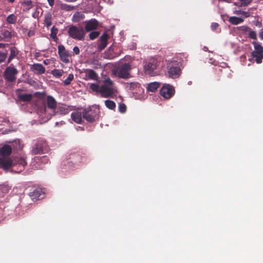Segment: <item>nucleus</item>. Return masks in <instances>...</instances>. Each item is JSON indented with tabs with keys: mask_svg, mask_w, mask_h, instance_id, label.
Masks as SVG:
<instances>
[{
	"mask_svg": "<svg viewBox=\"0 0 263 263\" xmlns=\"http://www.w3.org/2000/svg\"><path fill=\"white\" fill-rule=\"evenodd\" d=\"M30 34H31V33H29L28 35L30 36Z\"/></svg>",
	"mask_w": 263,
	"mask_h": 263,
	"instance_id": "nucleus-61",
	"label": "nucleus"
},
{
	"mask_svg": "<svg viewBox=\"0 0 263 263\" xmlns=\"http://www.w3.org/2000/svg\"><path fill=\"white\" fill-rule=\"evenodd\" d=\"M22 5L28 7V9H30L33 7L32 2L31 0H28L23 2Z\"/></svg>",
	"mask_w": 263,
	"mask_h": 263,
	"instance_id": "nucleus-43",
	"label": "nucleus"
},
{
	"mask_svg": "<svg viewBox=\"0 0 263 263\" xmlns=\"http://www.w3.org/2000/svg\"><path fill=\"white\" fill-rule=\"evenodd\" d=\"M260 38L263 40V29H261L259 33Z\"/></svg>",
	"mask_w": 263,
	"mask_h": 263,
	"instance_id": "nucleus-52",
	"label": "nucleus"
},
{
	"mask_svg": "<svg viewBox=\"0 0 263 263\" xmlns=\"http://www.w3.org/2000/svg\"><path fill=\"white\" fill-rule=\"evenodd\" d=\"M71 119L78 124L82 123L83 114L79 111H75L71 114Z\"/></svg>",
	"mask_w": 263,
	"mask_h": 263,
	"instance_id": "nucleus-20",
	"label": "nucleus"
},
{
	"mask_svg": "<svg viewBox=\"0 0 263 263\" xmlns=\"http://www.w3.org/2000/svg\"><path fill=\"white\" fill-rule=\"evenodd\" d=\"M251 55L254 58H255V61L257 63L260 64L262 62L263 59V52H259L257 51H252Z\"/></svg>",
	"mask_w": 263,
	"mask_h": 263,
	"instance_id": "nucleus-26",
	"label": "nucleus"
},
{
	"mask_svg": "<svg viewBox=\"0 0 263 263\" xmlns=\"http://www.w3.org/2000/svg\"><path fill=\"white\" fill-rule=\"evenodd\" d=\"M256 25L257 26H258L259 27H261V25H262V24L260 22H257Z\"/></svg>",
	"mask_w": 263,
	"mask_h": 263,
	"instance_id": "nucleus-53",
	"label": "nucleus"
},
{
	"mask_svg": "<svg viewBox=\"0 0 263 263\" xmlns=\"http://www.w3.org/2000/svg\"><path fill=\"white\" fill-rule=\"evenodd\" d=\"M74 76L72 73H70L68 75L67 78L64 80V84L66 86L69 85L71 82L73 80Z\"/></svg>",
	"mask_w": 263,
	"mask_h": 263,
	"instance_id": "nucleus-37",
	"label": "nucleus"
},
{
	"mask_svg": "<svg viewBox=\"0 0 263 263\" xmlns=\"http://www.w3.org/2000/svg\"><path fill=\"white\" fill-rule=\"evenodd\" d=\"M119 110L121 113H124L126 110V105L124 103L119 104Z\"/></svg>",
	"mask_w": 263,
	"mask_h": 263,
	"instance_id": "nucleus-44",
	"label": "nucleus"
},
{
	"mask_svg": "<svg viewBox=\"0 0 263 263\" xmlns=\"http://www.w3.org/2000/svg\"><path fill=\"white\" fill-rule=\"evenodd\" d=\"M52 14L50 12L46 13L44 16V23L47 28H49L52 25Z\"/></svg>",
	"mask_w": 263,
	"mask_h": 263,
	"instance_id": "nucleus-25",
	"label": "nucleus"
},
{
	"mask_svg": "<svg viewBox=\"0 0 263 263\" xmlns=\"http://www.w3.org/2000/svg\"><path fill=\"white\" fill-rule=\"evenodd\" d=\"M108 34L104 32L100 37L99 40V43L98 45V49L99 51L103 50L107 45V41L108 39Z\"/></svg>",
	"mask_w": 263,
	"mask_h": 263,
	"instance_id": "nucleus-14",
	"label": "nucleus"
},
{
	"mask_svg": "<svg viewBox=\"0 0 263 263\" xmlns=\"http://www.w3.org/2000/svg\"><path fill=\"white\" fill-rule=\"evenodd\" d=\"M100 34L99 31H94L90 33L89 36L90 40H93L96 39Z\"/></svg>",
	"mask_w": 263,
	"mask_h": 263,
	"instance_id": "nucleus-41",
	"label": "nucleus"
},
{
	"mask_svg": "<svg viewBox=\"0 0 263 263\" xmlns=\"http://www.w3.org/2000/svg\"><path fill=\"white\" fill-rule=\"evenodd\" d=\"M73 51L76 54H79L80 53V49L78 46H75L73 48Z\"/></svg>",
	"mask_w": 263,
	"mask_h": 263,
	"instance_id": "nucleus-48",
	"label": "nucleus"
},
{
	"mask_svg": "<svg viewBox=\"0 0 263 263\" xmlns=\"http://www.w3.org/2000/svg\"><path fill=\"white\" fill-rule=\"evenodd\" d=\"M47 1L50 7H52L54 5V0H47Z\"/></svg>",
	"mask_w": 263,
	"mask_h": 263,
	"instance_id": "nucleus-51",
	"label": "nucleus"
},
{
	"mask_svg": "<svg viewBox=\"0 0 263 263\" xmlns=\"http://www.w3.org/2000/svg\"><path fill=\"white\" fill-rule=\"evenodd\" d=\"M229 22L232 25H238L242 23L243 20L241 17L231 16L229 18Z\"/></svg>",
	"mask_w": 263,
	"mask_h": 263,
	"instance_id": "nucleus-28",
	"label": "nucleus"
},
{
	"mask_svg": "<svg viewBox=\"0 0 263 263\" xmlns=\"http://www.w3.org/2000/svg\"><path fill=\"white\" fill-rule=\"evenodd\" d=\"M77 0H66L65 1L67 2H74Z\"/></svg>",
	"mask_w": 263,
	"mask_h": 263,
	"instance_id": "nucleus-57",
	"label": "nucleus"
},
{
	"mask_svg": "<svg viewBox=\"0 0 263 263\" xmlns=\"http://www.w3.org/2000/svg\"><path fill=\"white\" fill-rule=\"evenodd\" d=\"M126 87L133 91L134 93L140 92L143 91V89L141 87L140 83L138 82H131L126 83Z\"/></svg>",
	"mask_w": 263,
	"mask_h": 263,
	"instance_id": "nucleus-15",
	"label": "nucleus"
},
{
	"mask_svg": "<svg viewBox=\"0 0 263 263\" xmlns=\"http://www.w3.org/2000/svg\"><path fill=\"white\" fill-rule=\"evenodd\" d=\"M90 88L94 92L99 93L100 90L101 89V86L98 84L95 83H92L90 85Z\"/></svg>",
	"mask_w": 263,
	"mask_h": 263,
	"instance_id": "nucleus-36",
	"label": "nucleus"
},
{
	"mask_svg": "<svg viewBox=\"0 0 263 263\" xmlns=\"http://www.w3.org/2000/svg\"><path fill=\"white\" fill-rule=\"evenodd\" d=\"M12 153V148L10 145H5L0 149V155L2 157H6Z\"/></svg>",
	"mask_w": 263,
	"mask_h": 263,
	"instance_id": "nucleus-19",
	"label": "nucleus"
},
{
	"mask_svg": "<svg viewBox=\"0 0 263 263\" xmlns=\"http://www.w3.org/2000/svg\"><path fill=\"white\" fill-rule=\"evenodd\" d=\"M130 66L129 64H125L117 69V75L119 78L127 79L129 76Z\"/></svg>",
	"mask_w": 263,
	"mask_h": 263,
	"instance_id": "nucleus-9",
	"label": "nucleus"
},
{
	"mask_svg": "<svg viewBox=\"0 0 263 263\" xmlns=\"http://www.w3.org/2000/svg\"><path fill=\"white\" fill-rule=\"evenodd\" d=\"M30 34H31V33H29L28 35L30 36Z\"/></svg>",
	"mask_w": 263,
	"mask_h": 263,
	"instance_id": "nucleus-60",
	"label": "nucleus"
},
{
	"mask_svg": "<svg viewBox=\"0 0 263 263\" xmlns=\"http://www.w3.org/2000/svg\"><path fill=\"white\" fill-rule=\"evenodd\" d=\"M6 45L3 43H0V48H4L5 47Z\"/></svg>",
	"mask_w": 263,
	"mask_h": 263,
	"instance_id": "nucleus-56",
	"label": "nucleus"
},
{
	"mask_svg": "<svg viewBox=\"0 0 263 263\" xmlns=\"http://www.w3.org/2000/svg\"><path fill=\"white\" fill-rule=\"evenodd\" d=\"M3 39L2 37L0 35V41H2Z\"/></svg>",
	"mask_w": 263,
	"mask_h": 263,
	"instance_id": "nucleus-59",
	"label": "nucleus"
},
{
	"mask_svg": "<svg viewBox=\"0 0 263 263\" xmlns=\"http://www.w3.org/2000/svg\"><path fill=\"white\" fill-rule=\"evenodd\" d=\"M102 85H106L107 87H112L114 88V83L110 78L105 79Z\"/></svg>",
	"mask_w": 263,
	"mask_h": 263,
	"instance_id": "nucleus-40",
	"label": "nucleus"
},
{
	"mask_svg": "<svg viewBox=\"0 0 263 263\" xmlns=\"http://www.w3.org/2000/svg\"><path fill=\"white\" fill-rule=\"evenodd\" d=\"M27 165V162L24 157L16 156L13 160V170L17 173H20L24 170Z\"/></svg>",
	"mask_w": 263,
	"mask_h": 263,
	"instance_id": "nucleus-4",
	"label": "nucleus"
},
{
	"mask_svg": "<svg viewBox=\"0 0 263 263\" xmlns=\"http://www.w3.org/2000/svg\"><path fill=\"white\" fill-rule=\"evenodd\" d=\"M249 37L252 39L256 40L257 36L256 32L254 31L250 30L249 33Z\"/></svg>",
	"mask_w": 263,
	"mask_h": 263,
	"instance_id": "nucleus-46",
	"label": "nucleus"
},
{
	"mask_svg": "<svg viewBox=\"0 0 263 263\" xmlns=\"http://www.w3.org/2000/svg\"><path fill=\"white\" fill-rule=\"evenodd\" d=\"M31 69L32 71L39 74L44 73L46 71L45 67L40 63L33 64L31 66Z\"/></svg>",
	"mask_w": 263,
	"mask_h": 263,
	"instance_id": "nucleus-18",
	"label": "nucleus"
},
{
	"mask_svg": "<svg viewBox=\"0 0 263 263\" xmlns=\"http://www.w3.org/2000/svg\"><path fill=\"white\" fill-rule=\"evenodd\" d=\"M0 167L4 170L13 168V160L6 157L0 158Z\"/></svg>",
	"mask_w": 263,
	"mask_h": 263,
	"instance_id": "nucleus-13",
	"label": "nucleus"
},
{
	"mask_svg": "<svg viewBox=\"0 0 263 263\" xmlns=\"http://www.w3.org/2000/svg\"><path fill=\"white\" fill-rule=\"evenodd\" d=\"M10 55L7 60V63H9L14 58H15L18 54V50L17 48L14 46L10 48Z\"/></svg>",
	"mask_w": 263,
	"mask_h": 263,
	"instance_id": "nucleus-22",
	"label": "nucleus"
},
{
	"mask_svg": "<svg viewBox=\"0 0 263 263\" xmlns=\"http://www.w3.org/2000/svg\"><path fill=\"white\" fill-rule=\"evenodd\" d=\"M252 44L254 45V48L255 49L254 51L263 52V47L259 42H253Z\"/></svg>",
	"mask_w": 263,
	"mask_h": 263,
	"instance_id": "nucleus-34",
	"label": "nucleus"
},
{
	"mask_svg": "<svg viewBox=\"0 0 263 263\" xmlns=\"http://www.w3.org/2000/svg\"><path fill=\"white\" fill-rule=\"evenodd\" d=\"M86 73V77L88 79L97 80L98 76L97 73L92 69H87L85 70Z\"/></svg>",
	"mask_w": 263,
	"mask_h": 263,
	"instance_id": "nucleus-23",
	"label": "nucleus"
},
{
	"mask_svg": "<svg viewBox=\"0 0 263 263\" xmlns=\"http://www.w3.org/2000/svg\"><path fill=\"white\" fill-rule=\"evenodd\" d=\"M3 34L5 37H9L10 38L11 37V32L8 30L5 31Z\"/></svg>",
	"mask_w": 263,
	"mask_h": 263,
	"instance_id": "nucleus-50",
	"label": "nucleus"
},
{
	"mask_svg": "<svg viewBox=\"0 0 263 263\" xmlns=\"http://www.w3.org/2000/svg\"><path fill=\"white\" fill-rule=\"evenodd\" d=\"M9 3H12L15 0H7Z\"/></svg>",
	"mask_w": 263,
	"mask_h": 263,
	"instance_id": "nucleus-58",
	"label": "nucleus"
},
{
	"mask_svg": "<svg viewBox=\"0 0 263 263\" xmlns=\"http://www.w3.org/2000/svg\"><path fill=\"white\" fill-rule=\"evenodd\" d=\"M243 12V11L238 10L236 11L235 13L237 14H241V12Z\"/></svg>",
	"mask_w": 263,
	"mask_h": 263,
	"instance_id": "nucleus-55",
	"label": "nucleus"
},
{
	"mask_svg": "<svg viewBox=\"0 0 263 263\" xmlns=\"http://www.w3.org/2000/svg\"><path fill=\"white\" fill-rule=\"evenodd\" d=\"M160 93L164 98L168 99L174 95L175 89L173 86L170 84H165L161 88Z\"/></svg>",
	"mask_w": 263,
	"mask_h": 263,
	"instance_id": "nucleus-7",
	"label": "nucleus"
},
{
	"mask_svg": "<svg viewBox=\"0 0 263 263\" xmlns=\"http://www.w3.org/2000/svg\"><path fill=\"white\" fill-rule=\"evenodd\" d=\"M241 15H243L245 17H249L250 16V13L248 11H243L241 12Z\"/></svg>",
	"mask_w": 263,
	"mask_h": 263,
	"instance_id": "nucleus-49",
	"label": "nucleus"
},
{
	"mask_svg": "<svg viewBox=\"0 0 263 263\" xmlns=\"http://www.w3.org/2000/svg\"><path fill=\"white\" fill-rule=\"evenodd\" d=\"M16 16H15L14 14H11L7 16L6 18V21L8 24H14L16 23Z\"/></svg>",
	"mask_w": 263,
	"mask_h": 263,
	"instance_id": "nucleus-31",
	"label": "nucleus"
},
{
	"mask_svg": "<svg viewBox=\"0 0 263 263\" xmlns=\"http://www.w3.org/2000/svg\"><path fill=\"white\" fill-rule=\"evenodd\" d=\"M32 95L27 93H18V99L24 102H29L32 99Z\"/></svg>",
	"mask_w": 263,
	"mask_h": 263,
	"instance_id": "nucleus-27",
	"label": "nucleus"
},
{
	"mask_svg": "<svg viewBox=\"0 0 263 263\" xmlns=\"http://www.w3.org/2000/svg\"><path fill=\"white\" fill-rule=\"evenodd\" d=\"M84 15L80 12H77L72 16V21L73 22H78L83 19Z\"/></svg>",
	"mask_w": 263,
	"mask_h": 263,
	"instance_id": "nucleus-30",
	"label": "nucleus"
},
{
	"mask_svg": "<svg viewBox=\"0 0 263 263\" xmlns=\"http://www.w3.org/2000/svg\"><path fill=\"white\" fill-rule=\"evenodd\" d=\"M60 8H61V9H62L63 10L69 11H71L72 10L75 9L76 7L72 6L71 5H68L66 4L62 3L60 5Z\"/></svg>",
	"mask_w": 263,
	"mask_h": 263,
	"instance_id": "nucleus-32",
	"label": "nucleus"
},
{
	"mask_svg": "<svg viewBox=\"0 0 263 263\" xmlns=\"http://www.w3.org/2000/svg\"><path fill=\"white\" fill-rule=\"evenodd\" d=\"M68 33L69 36L77 40H82L85 35L83 29L75 26H70L68 29Z\"/></svg>",
	"mask_w": 263,
	"mask_h": 263,
	"instance_id": "nucleus-5",
	"label": "nucleus"
},
{
	"mask_svg": "<svg viewBox=\"0 0 263 263\" xmlns=\"http://www.w3.org/2000/svg\"><path fill=\"white\" fill-rule=\"evenodd\" d=\"M241 2V6H248L250 5L253 0H239Z\"/></svg>",
	"mask_w": 263,
	"mask_h": 263,
	"instance_id": "nucleus-45",
	"label": "nucleus"
},
{
	"mask_svg": "<svg viewBox=\"0 0 263 263\" xmlns=\"http://www.w3.org/2000/svg\"><path fill=\"white\" fill-rule=\"evenodd\" d=\"M63 70L60 69H54L51 71L52 75L56 78H60L63 75Z\"/></svg>",
	"mask_w": 263,
	"mask_h": 263,
	"instance_id": "nucleus-35",
	"label": "nucleus"
},
{
	"mask_svg": "<svg viewBox=\"0 0 263 263\" xmlns=\"http://www.w3.org/2000/svg\"><path fill=\"white\" fill-rule=\"evenodd\" d=\"M239 30L242 33H246L248 31H250L251 30V28L247 26H242L239 27Z\"/></svg>",
	"mask_w": 263,
	"mask_h": 263,
	"instance_id": "nucleus-42",
	"label": "nucleus"
},
{
	"mask_svg": "<svg viewBox=\"0 0 263 263\" xmlns=\"http://www.w3.org/2000/svg\"><path fill=\"white\" fill-rule=\"evenodd\" d=\"M50 147L46 140L38 139L32 146L30 153L33 155L44 154L48 153Z\"/></svg>",
	"mask_w": 263,
	"mask_h": 263,
	"instance_id": "nucleus-2",
	"label": "nucleus"
},
{
	"mask_svg": "<svg viewBox=\"0 0 263 263\" xmlns=\"http://www.w3.org/2000/svg\"><path fill=\"white\" fill-rule=\"evenodd\" d=\"M112 51L111 50V47H110L106 53V58L109 59H113L115 57H116V56L115 55H114L112 53Z\"/></svg>",
	"mask_w": 263,
	"mask_h": 263,
	"instance_id": "nucleus-39",
	"label": "nucleus"
},
{
	"mask_svg": "<svg viewBox=\"0 0 263 263\" xmlns=\"http://www.w3.org/2000/svg\"><path fill=\"white\" fill-rule=\"evenodd\" d=\"M58 53L62 61L65 63L69 62L70 53L66 50L65 47L62 45L58 46Z\"/></svg>",
	"mask_w": 263,
	"mask_h": 263,
	"instance_id": "nucleus-10",
	"label": "nucleus"
},
{
	"mask_svg": "<svg viewBox=\"0 0 263 263\" xmlns=\"http://www.w3.org/2000/svg\"><path fill=\"white\" fill-rule=\"evenodd\" d=\"M211 27L212 30L215 31L218 28L219 24L217 23H212Z\"/></svg>",
	"mask_w": 263,
	"mask_h": 263,
	"instance_id": "nucleus-47",
	"label": "nucleus"
},
{
	"mask_svg": "<svg viewBox=\"0 0 263 263\" xmlns=\"http://www.w3.org/2000/svg\"><path fill=\"white\" fill-rule=\"evenodd\" d=\"M29 195L33 200H39L44 198V192L42 189L38 187L30 192Z\"/></svg>",
	"mask_w": 263,
	"mask_h": 263,
	"instance_id": "nucleus-12",
	"label": "nucleus"
},
{
	"mask_svg": "<svg viewBox=\"0 0 263 263\" xmlns=\"http://www.w3.org/2000/svg\"><path fill=\"white\" fill-rule=\"evenodd\" d=\"M83 118L90 123L95 122L99 120L100 115L99 109L92 106L85 108L83 110Z\"/></svg>",
	"mask_w": 263,
	"mask_h": 263,
	"instance_id": "nucleus-1",
	"label": "nucleus"
},
{
	"mask_svg": "<svg viewBox=\"0 0 263 263\" xmlns=\"http://www.w3.org/2000/svg\"><path fill=\"white\" fill-rule=\"evenodd\" d=\"M115 91V89L112 87H107L106 85H101L100 93L103 98H113Z\"/></svg>",
	"mask_w": 263,
	"mask_h": 263,
	"instance_id": "nucleus-8",
	"label": "nucleus"
},
{
	"mask_svg": "<svg viewBox=\"0 0 263 263\" xmlns=\"http://www.w3.org/2000/svg\"><path fill=\"white\" fill-rule=\"evenodd\" d=\"M157 67V61L153 60L144 65L145 71L147 74L153 76L155 74V71Z\"/></svg>",
	"mask_w": 263,
	"mask_h": 263,
	"instance_id": "nucleus-11",
	"label": "nucleus"
},
{
	"mask_svg": "<svg viewBox=\"0 0 263 263\" xmlns=\"http://www.w3.org/2000/svg\"><path fill=\"white\" fill-rule=\"evenodd\" d=\"M85 23V30L87 32L96 29L98 26V22L95 19L87 21Z\"/></svg>",
	"mask_w": 263,
	"mask_h": 263,
	"instance_id": "nucleus-16",
	"label": "nucleus"
},
{
	"mask_svg": "<svg viewBox=\"0 0 263 263\" xmlns=\"http://www.w3.org/2000/svg\"><path fill=\"white\" fill-rule=\"evenodd\" d=\"M160 83L157 82H154L149 83L147 86V90L149 92H154L160 87Z\"/></svg>",
	"mask_w": 263,
	"mask_h": 263,
	"instance_id": "nucleus-24",
	"label": "nucleus"
},
{
	"mask_svg": "<svg viewBox=\"0 0 263 263\" xmlns=\"http://www.w3.org/2000/svg\"><path fill=\"white\" fill-rule=\"evenodd\" d=\"M8 53L6 50L5 51H0V63L4 62L7 57Z\"/></svg>",
	"mask_w": 263,
	"mask_h": 263,
	"instance_id": "nucleus-38",
	"label": "nucleus"
},
{
	"mask_svg": "<svg viewBox=\"0 0 263 263\" xmlns=\"http://www.w3.org/2000/svg\"><path fill=\"white\" fill-rule=\"evenodd\" d=\"M181 64L177 61H172L167 64V73L172 79L178 78L181 73Z\"/></svg>",
	"mask_w": 263,
	"mask_h": 263,
	"instance_id": "nucleus-3",
	"label": "nucleus"
},
{
	"mask_svg": "<svg viewBox=\"0 0 263 263\" xmlns=\"http://www.w3.org/2000/svg\"><path fill=\"white\" fill-rule=\"evenodd\" d=\"M105 104L109 109L113 110L116 108V103L113 101L107 100L105 101Z\"/></svg>",
	"mask_w": 263,
	"mask_h": 263,
	"instance_id": "nucleus-33",
	"label": "nucleus"
},
{
	"mask_svg": "<svg viewBox=\"0 0 263 263\" xmlns=\"http://www.w3.org/2000/svg\"><path fill=\"white\" fill-rule=\"evenodd\" d=\"M69 111V109L65 105H59L58 106H57L55 109L53 110V115H55L57 114L64 115L67 114Z\"/></svg>",
	"mask_w": 263,
	"mask_h": 263,
	"instance_id": "nucleus-17",
	"label": "nucleus"
},
{
	"mask_svg": "<svg viewBox=\"0 0 263 263\" xmlns=\"http://www.w3.org/2000/svg\"><path fill=\"white\" fill-rule=\"evenodd\" d=\"M18 73V70L14 67L13 64H11L7 67L4 73L5 80L9 82H13L16 80V76Z\"/></svg>",
	"mask_w": 263,
	"mask_h": 263,
	"instance_id": "nucleus-6",
	"label": "nucleus"
},
{
	"mask_svg": "<svg viewBox=\"0 0 263 263\" xmlns=\"http://www.w3.org/2000/svg\"><path fill=\"white\" fill-rule=\"evenodd\" d=\"M59 30L58 29L53 26L51 29V33L50 37L54 40V41L57 42L58 40L57 37V34L58 33Z\"/></svg>",
	"mask_w": 263,
	"mask_h": 263,
	"instance_id": "nucleus-29",
	"label": "nucleus"
},
{
	"mask_svg": "<svg viewBox=\"0 0 263 263\" xmlns=\"http://www.w3.org/2000/svg\"><path fill=\"white\" fill-rule=\"evenodd\" d=\"M219 1H222V2H226V3H230L232 2V0H219Z\"/></svg>",
	"mask_w": 263,
	"mask_h": 263,
	"instance_id": "nucleus-54",
	"label": "nucleus"
},
{
	"mask_svg": "<svg viewBox=\"0 0 263 263\" xmlns=\"http://www.w3.org/2000/svg\"><path fill=\"white\" fill-rule=\"evenodd\" d=\"M46 101L48 107L53 111L57 107V102L51 96H48L47 97Z\"/></svg>",
	"mask_w": 263,
	"mask_h": 263,
	"instance_id": "nucleus-21",
	"label": "nucleus"
}]
</instances>
